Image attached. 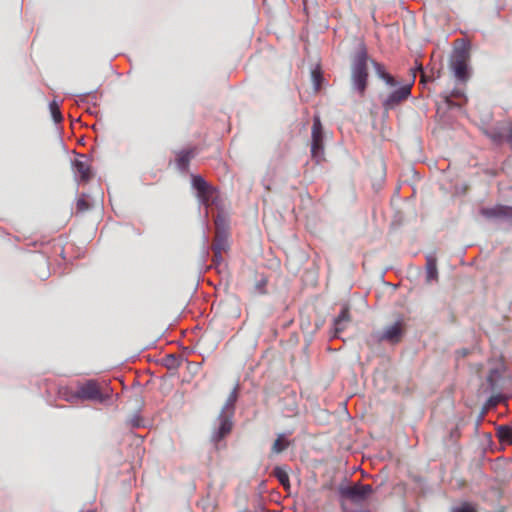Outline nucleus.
<instances>
[{"label":"nucleus","instance_id":"obj_1","mask_svg":"<svg viewBox=\"0 0 512 512\" xmlns=\"http://www.w3.org/2000/svg\"><path fill=\"white\" fill-rule=\"evenodd\" d=\"M367 62V49L364 44H361L354 55L351 68L352 86L360 96H364L368 84Z\"/></svg>","mask_w":512,"mask_h":512},{"label":"nucleus","instance_id":"obj_2","mask_svg":"<svg viewBox=\"0 0 512 512\" xmlns=\"http://www.w3.org/2000/svg\"><path fill=\"white\" fill-rule=\"evenodd\" d=\"M75 396L81 400L104 402L109 398V394H104L100 384L96 380H88L79 385Z\"/></svg>","mask_w":512,"mask_h":512},{"label":"nucleus","instance_id":"obj_3","mask_svg":"<svg viewBox=\"0 0 512 512\" xmlns=\"http://www.w3.org/2000/svg\"><path fill=\"white\" fill-rule=\"evenodd\" d=\"M485 135L495 144L507 142L512 147V122L500 121L484 130Z\"/></svg>","mask_w":512,"mask_h":512},{"label":"nucleus","instance_id":"obj_4","mask_svg":"<svg viewBox=\"0 0 512 512\" xmlns=\"http://www.w3.org/2000/svg\"><path fill=\"white\" fill-rule=\"evenodd\" d=\"M406 331V324L403 319H399L391 325L384 328L383 332L373 335L378 342L386 341L390 344H397L402 340Z\"/></svg>","mask_w":512,"mask_h":512},{"label":"nucleus","instance_id":"obj_5","mask_svg":"<svg viewBox=\"0 0 512 512\" xmlns=\"http://www.w3.org/2000/svg\"><path fill=\"white\" fill-rule=\"evenodd\" d=\"M339 493L343 498L349 499L354 503H361L373 493V488L369 484L358 482L350 486L340 487Z\"/></svg>","mask_w":512,"mask_h":512},{"label":"nucleus","instance_id":"obj_6","mask_svg":"<svg viewBox=\"0 0 512 512\" xmlns=\"http://www.w3.org/2000/svg\"><path fill=\"white\" fill-rule=\"evenodd\" d=\"M312 143L311 154L312 157L319 160L323 155V130L319 117H315L312 125Z\"/></svg>","mask_w":512,"mask_h":512},{"label":"nucleus","instance_id":"obj_7","mask_svg":"<svg viewBox=\"0 0 512 512\" xmlns=\"http://www.w3.org/2000/svg\"><path fill=\"white\" fill-rule=\"evenodd\" d=\"M192 185L197 190L198 196L205 205H209L213 201L216 194L214 187L209 185L203 177L192 176Z\"/></svg>","mask_w":512,"mask_h":512},{"label":"nucleus","instance_id":"obj_8","mask_svg":"<svg viewBox=\"0 0 512 512\" xmlns=\"http://www.w3.org/2000/svg\"><path fill=\"white\" fill-rule=\"evenodd\" d=\"M411 88L412 84H406L393 91L383 101V107L386 110L394 109L411 95Z\"/></svg>","mask_w":512,"mask_h":512},{"label":"nucleus","instance_id":"obj_9","mask_svg":"<svg viewBox=\"0 0 512 512\" xmlns=\"http://www.w3.org/2000/svg\"><path fill=\"white\" fill-rule=\"evenodd\" d=\"M451 68L454 76L461 81H466L468 78L467 71V55L465 51H457L454 53L451 60Z\"/></svg>","mask_w":512,"mask_h":512},{"label":"nucleus","instance_id":"obj_10","mask_svg":"<svg viewBox=\"0 0 512 512\" xmlns=\"http://www.w3.org/2000/svg\"><path fill=\"white\" fill-rule=\"evenodd\" d=\"M350 322V309L347 305H344L339 315L334 319L335 336H338L340 333H342Z\"/></svg>","mask_w":512,"mask_h":512},{"label":"nucleus","instance_id":"obj_11","mask_svg":"<svg viewBox=\"0 0 512 512\" xmlns=\"http://www.w3.org/2000/svg\"><path fill=\"white\" fill-rule=\"evenodd\" d=\"M196 149H184L176 153L175 162L179 170L185 172L189 168L191 159L195 156Z\"/></svg>","mask_w":512,"mask_h":512},{"label":"nucleus","instance_id":"obj_12","mask_svg":"<svg viewBox=\"0 0 512 512\" xmlns=\"http://www.w3.org/2000/svg\"><path fill=\"white\" fill-rule=\"evenodd\" d=\"M218 421H219V426H218L216 433L213 436L215 441H219L222 438H224L226 435H228L231 432L232 426H233L230 416H228L224 413H222L219 416Z\"/></svg>","mask_w":512,"mask_h":512},{"label":"nucleus","instance_id":"obj_13","mask_svg":"<svg viewBox=\"0 0 512 512\" xmlns=\"http://www.w3.org/2000/svg\"><path fill=\"white\" fill-rule=\"evenodd\" d=\"M229 249L228 234L225 231H216L214 241L212 243L213 254H219V252H227Z\"/></svg>","mask_w":512,"mask_h":512},{"label":"nucleus","instance_id":"obj_14","mask_svg":"<svg viewBox=\"0 0 512 512\" xmlns=\"http://www.w3.org/2000/svg\"><path fill=\"white\" fill-rule=\"evenodd\" d=\"M481 214L487 218L494 217H509L512 214V209L506 206H496L493 208H483Z\"/></svg>","mask_w":512,"mask_h":512},{"label":"nucleus","instance_id":"obj_15","mask_svg":"<svg viewBox=\"0 0 512 512\" xmlns=\"http://www.w3.org/2000/svg\"><path fill=\"white\" fill-rule=\"evenodd\" d=\"M371 63L375 69V73L379 78H381L385 83L390 87H395L398 85V82L395 80V78L386 72L384 66L381 63H378L376 61L371 60Z\"/></svg>","mask_w":512,"mask_h":512},{"label":"nucleus","instance_id":"obj_16","mask_svg":"<svg viewBox=\"0 0 512 512\" xmlns=\"http://www.w3.org/2000/svg\"><path fill=\"white\" fill-rule=\"evenodd\" d=\"M75 174L82 181H88L91 178V169L86 161L76 160L74 163Z\"/></svg>","mask_w":512,"mask_h":512},{"label":"nucleus","instance_id":"obj_17","mask_svg":"<svg viewBox=\"0 0 512 512\" xmlns=\"http://www.w3.org/2000/svg\"><path fill=\"white\" fill-rule=\"evenodd\" d=\"M426 277H427V281L428 282H431L433 280H437V278H438V270H437L436 259L431 257V256L427 257Z\"/></svg>","mask_w":512,"mask_h":512},{"label":"nucleus","instance_id":"obj_18","mask_svg":"<svg viewBox=\"0 0 512 512\" xmlns=\"http://www.w3.org/2000/svg\"><path fill=\"white\" fill-rule=\"evenodd\" d=\"M273 475L277 478V480L284 488L287 489L290 487L289 475L284 467H275L273 470Z\"/></svg>","mask_w":512,"mask_h":512},{"label":"nucleus","instance_id":"obj_19","mask_svg":"<svg viewBox=\"0 0 512 512\" xmlns=\"http://www.w3.org/2000/svg\"><path fill=\"white\" fill-rule=\"evenodd\" d=\"M497 435L500 442L508 444L512 443V428L505 425L499 426L497 429Z\"/></svg>","mask_w":512,"mask_h":512},{"label":"nucleus","instance_id":"obj_20","mask_svg":"<svg viewBox=\"0 0 512 512\" xmlns=\"http://www.w3.org/2000/svg\"><path fill=\"white\" fill-rule=\"evenodd\" d=\"M501 377V374L499 372L498 369H491L489 371V374L487 376V383L489 385V390L491 392H496L498 390V387H497V381L498 379Z\"/></svg>","mask_w":512,"mask_h":512},{"label":"nucleus","instance_id":"obj_21","mask_svg":"<svg viewBox=\"0 0 512 512\" xmlns=\"http://www.w3.org/2000/svg\"><path fill=\"white\" fill-rule=\"evenodd\" d=\"M289 446V442L285 439L284 435H279L277 439L274 441L271 451L274 454H279L287 449Z\"/></svg>","mask_w":512,"mask_h":512},{"label":"nucleus","instance_id":"obj_22","mask_svg":"<svg viewBox=\"0 0 512 512\" xmlns=\"http://www.w3.org/2000/svg\"><path fill=\"white\" fill-rule=\"evenodd\" d=\"M49 109H50V113H51L53 120L56 123L62 122L63 116L61 114L59 104L56 101L50 102Z\"/></svg>","mask_w":512,"mask_h":512},{"label":"nucleus","instance_id":"obj_23","mask_svg":"<svg viewBox=\"0 0 512 512\" xmlns=\"http://www.w3.org/2000/svg\"><path fill=\"white\" fill-rule=\"evenodd\" d=\"M311 77H312V81H313V85H314V89L315 91H319L320 88H321V83L323 81V76H322V73L319 69H314L311 73Z\"/></svg>","mask_w":512,"mask_h":512},{"label":"nucleus","instance_id":"obj_24","mask_svg":"<svg viewBox=\"0 0 512 512\" xmlns=\"http://www.w3.org/2000/svg\"><path fill=\"white\" fill-rule=\"evenodd\" d=\"M503 396L500 394V393H497V394H493L489 397V399L487 400V403L486 405L488 407H495L497 406L501 401H503Z\"/></svg>","mask_w":512,"mask_h":512},{"label":"nucleus","instance_id":"obj_25","mask_svg":"<svg viewBox=\"0 0 512 512\" xmlns=\"http://www.w3.org/2000/svg\"><path fill=\"white\" fill-rule=\"evenodd\" d=\"M452 512H476V510L471 504L464 503L460 507L454 508Z\"/></svg>","mask_w":512,"mask_h":512},{"label":"nucleus","instance_id":"obj_26","mask_svg":"<svg viewBox=\"0 0 512 512\" xmlns=\"http://www.w3.org/2000/svg\"><path fill=\"white\" fill-rule=\"evenodd\" d=\"M212 261L215 264V266H220L224 261L223 252H219V254H214Z\"/></svg>","mask_w":512,"mask_h":512},{"label":"nucleus","instance_id":"obj_27","mask_svg":"<svg viewBox=\"0 0 512 512\" xmlns=\"http://www.w3.org/2000/svg\"><path fill=\"white\" fill-rule=\"evenodd\" d=\"M77 207H78L79 209H81V210H82V209H86V208H87L86 202H85L84 200H79V201L77 202Z\"/></svg>","mask_w":512,"mask_h":512}]
</instances>
